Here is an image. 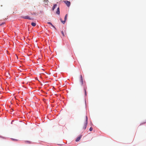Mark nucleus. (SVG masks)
Returning <instances> with one entry per match:
<instances>
[{
	"label": "nucleus",
	"instance_id": "1",
	"mask_svg": "<svg viewBox=\"0 0 146 146\" xmlns=\"http://www.w3.org/2000/svg\"><path fill=\"white\" fill-rule=\"evenodd\" d=\"M83 86L84 91L85 93L84 95L85 96L86 95V89L87 87L86 84H84L83 83V80L82 76V75L80 76V83L78 85V87L79 88H80L81 87Z\"/></svg>",
	"mask_w": 146,
	"mask_h": 146
},
{
	"label": "nucleus",
	"instance_id": "2",
	"mask_svg": "<svg viewBox=\"0 0 146 146\" xmlns=\"http://www.w3.org/2000/svg\"><path fill=\"white\" fill-rule=\"evenodd\" d=\"M88 124V118L87 116H86V120L85 121L84 123V126L83 127V129H85L86 127Z\"/></svg>",
	"mask_w": 146,
	"mask_h": 146
},
{
	"label": "nucleus",
	"instance_id": "3",
	"mask_svg": "<svg viewBox=\"0 0 146 146\" xmlns=\"http://www.w3.org/2000/svg\"><path fill=\"white\" fill-rule=\"evenodd\" d=\"M21 17L25 19H27L29 20H33V19L30 18L28 16H22Z\"/></svg>",
	"mask_w": 146,
	"mask_h": 146
},
{
	"label": "nucleus",
	"instance_id": "4",
	"mask_svg": "<svg viewBox=\"0 0 146 146\" xmlns=\"http://www.w3.org/2000/svg\"><path fill=\"white\" fill-rule=\"evenodd\" d=\"M64 2L68 7H69L70 6V1H64Z\"/></svg>",
	"mask_w": 146,
	"mask_h": 146
},
{
	"label": "nucleus",
	"instance_id": "5",
	"mask_svg": "<svg viewBox=\"0 0 146 146\" xmlns=\"http://www.w3.org/2000/svg\"><path fill=\"white\" fill-rule=\"evenodd\" d=\"M56 13L58 15H59L60 13L59 8L58 7L57 8V11L56 12Z\"/></svg>",
	"mask_w": 146,
	"mask_h": 146
},
{
	"label": "nucleus",
	"instance_id": "6",
	"mask_svg": "<svg viewBox=\"0 0 146 146\" xmlns=\"http://www.w3.org/2000/svg\"><path fill=\"white\" fill-rule=\"evenodd\" d=\"M81 137L82 136H80L79 137H78L76 140V142H78V141H79Z\"/></svg>",
	"mask_w": 146,
	"mask_h": 146
},
{
	"label": "nucleus",
	"instance_id": "7",
	"mask_svg": "<svg viewBox=\"0 0 146 146\" xmlns=\"http://www.w3.org/2000/svg\"><path fill=\"white\" fill-rule=\"evenodd\" d=\"M47 23H48V24H50V25H51V26H52L53 28H54V29H56V28L55 27L52 25V23H51V22H48Z\"/></svg>",
	"mask_w": 146,
	"mask_h": 146
},
{
	"label": "nucleus",
	"instance_id": "8",
	"mask_svg": "<svg viewBox=\"0 0 146 146\" xmlns=\"http://www.w3.org/2000/svg\"><path fill=\"white\" fill-rule=\"evenodd\" d=\"M57 6V5L56 4H55V5H54V6H53L52 8V9L53 11L54 10V9H55V8Z\"/></svg>",
	"mask_w": 146,
	"mask_h": 146
},
{
	"label": "nucleus",
	"instance_id": "9",
	"mask_svg": "<svg viewBox=\"0 0 146 146\" xmlns=\"http://www.w3.org/2000/svg\"><path fill=\"white\" fill-rule=\"evenodd\" d=\"M31 25L35 27L36 26V24L35 23L32 22L31 23Z\"/></svg>",
	"mask_w": 146,
	"mask_h": 146
},
{
	"label": "nucleus",
	"instance_id": "10",
	"mask_svg": "<svg viewBox=\"0 0 146 146\" xmlns=\"http://www.w3.org/2000/svg\"><path fill=\"white\" fill-rule=\"evenodd\" d=\"M60 20L64 24L65 23V22H66V21L65 20H64V21H62V19H60Z\"/></svg>",
	"mask_w": 146,
	"mask_h": 146
},
{
	"label": "nucleus",
	"instance_id": "11",
	"mask_svg": "<svg viewBox=\"0 0 146 146\" xmlns=\"http://www.w3.org/2000/svg\"><path fill=\"white\" fill-rule=\"evenodd\" d=\"M67 15L66 14L65 16L64 20L65 21H66L67 19Z\"/></svg>",
	"mask_w": 146,
	"mask_h": 146
},
{
	"label": "nucleus",
	"instance_id": "12",
	"mask_svg": "<svg viewBox=\"0 0 146 146\" xmlns=\"http://www.w3.org/2000/svg\"><path fill=\"white\" fill-rule=\"evenodd\" d=\"M93 130V128L92 127H91L90 128L89 130L90 131H92Z\"/></svg>",
	"mask_w": 146,
	"mask_h": 146
},
{
	"label": "nucleus",
	"instance_id": "13",
	"mask_svg": "<svg viewBox=\"0 0 146 146\" xmlns=\"http://www.w3.org/2000/svg\"><path fill=\"white\" fill-rule=\"evenodd\" d=\"M61 33H62V35L63 36H64V32L63 31H61Z\"/></svg>",
	"mask_w": 146,
	"mask_h": 146
},
{
	"label": "nucleus",
	"instance_id": "14",
	"mask_svg": "<svg viewBox=\"0 0 146 146\" xmlns=\"http://www.w3.org/2000/svg\"><path fill=\"white\" fill-rule=\"evenodd\" d=\"M27 143H31V142L30 141H25Z\"/></svg>",
	"mask_w": 146,
	"mask_h": 146
},
{
	"label": "nucleus",
	"instance_id": "15",
	"mask_svg": "<svg viewBox=\"0 0 146 146\" xmlns=\"http://www.w3.org/2000/svg\"><path fill=\"white\" fill-rule=\"evenodd\" d=\"M44 2H45V3H47V1H48V0H44Z\"/></svg>",
	"mask_w": 146,
	"mask_h": 146
},
{
	"label": "nucleus",
	"instance_id": "16",
	"mask_svg": "<svg viewBox=\"0 0 146 146\" xmlns=\"http://www.w3.org/2000/svg\"><path fill=\"white\" fill-rule=\"evenodd\" d=\"M3 24V23L2 24H1V25H0V26L2 25Z\"/></svg>",
	"mask_w": 146,
	"mask_h": 146
},
{
	"label": "nucleus",
	"instance_id": "17",
	"mask_svg": "<svg viewBox=\"0 0 146 146\" xmlns=\"http://www.w3.org/2000/svg\"><path fill=\"white\" fill-rule=\"evenodd\" d=\"M146 123V122L144 123Z\"/></svg>",
	"mask_w": 146,
	"mask_h": 146
}]
</instances>
